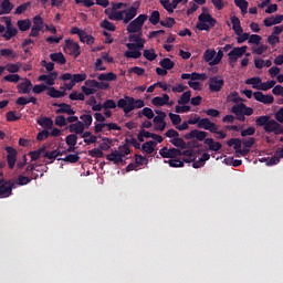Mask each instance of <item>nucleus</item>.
Returning a JSON list of instances; mask_svg holds the SVG:
<instances>
[{
	"label": "nucleus",
	"instance_id": "3",
	"mask_svg": "<svg viewBox=\"0 0 283 283\" xmlns=\"http://www.w3.org/2000/svg\"><path fill=\"white\" fill-rule=\"evenodd\" d=\"M255 125L258 127H263L265 134H274L277 136V132L280 129V123L275 119H271V116L269 115H263L259 116L255 119Z\"/></svg>",
	"mask_w": 283,
	"mask_h": 283
},
{
	"label": "nucleus",
	"instance_id": "60",
	"mask_svg": "<svg viewBox=\"0 0 283 283\" xmlns=\"http://www.w3.org/2000/svg\"><path fill=\"white\" fill-rule=\"evenodd\" d=\"M243 109H244V103H240L232 106L231 112L232 114H235V116H239L240 114H243Z\"/></svg>",
	"mask_w": 283,
	"mask_h": 283
},
{
	"label": "nucleus",
	"instance_id": "27",
	"mask_svg": "<svg viewBox=\"0 0 283 283\" xmlns=\"http://www.w3.org/2000/svg\"><path fill=\"white\" fill-rule=\"evenodd\" d=\"M48 96L51 98H63V96H66L67 93L65 91H59L54 86L49 87Z\"/></svg>",
	"mask_w": 283,
	"mask_h": 283
},
{
	"label": "nucleus",
	"instance_id": "33",
	"mask_svg": "<svg viewBox=\"0 0 283 283\" xmlns=\"http://www.w3.org/2000/svg\"><path fill=\"white\" fill-rule=\"evenodd\" d=\"M116 78H118V76L114 72L101 73L97 76L98 81H109V82H112V81H116Z\"/></svg>",
	"mask_w": 283,
	"mask_h": 283
},
{
	"label": "nucleus",
	"instance_id": "35",
	"mask_svg": "<svg viewBox=\"0 0 283 283\" xmlns=\"http://www.w3.org/2000/svg\"><path fill=\"white\" fill-rule=\"evenodd\" d=\"M245 85H252L253 90H260V85H262L261 77H251L245 81Z\"/></svg>",
	"mask_w": 283,
	"mask_h": 283
},
{
	"label": "nucleus",
	"instance_id": "4",
	"mask_svg": "<svg viewBox=\"0 0 283 283\" xmlns=\"http://www.w3.org/2000/svg\"><path fill=\"white\" fill-rule=\"evenodd\" d=\"M218 20L211 15V13L202 12L198 17V22L196 24L197 30L200 32H209L212 28H216Z\"/></svg>",
	"mask_w": 283,
	"mask_h": 283
},
{
	"label": "nucleus",
	"instance_id": "59",
	"mask_svg": "<svg viewBox=\"0 0 283 283\" xmlns=\"http://www.w3.org/2000/svg\"><path fill=\"white\" fill-rule=\"evenodd\" d=\"M228 101L230 103H241L242 98L238 92H232L228 95Z\"/></svg>",
	"mask_w": 283,
	"mask_h": 283
},
{
	"label": "nucleus",
	"instance_id": "14",
	"mask_svg": "<svg viewBox=\"0 0 283 283\" xmlns=\"http://www.w3.org/2000/svg\"><path fill=\"white\" fill-rule=\"evenodd\" d=\"M180 149L178 148H167V147H163L159 150V156H161V158H178V156H180Z\"/></svg>",
	"mask_w": 283,
	"mask_h": 283
},
{
	"label": "nucleus",
	"instance_id": "15",
	"mask_svg": "<svg viewBox=\"0 0 283 283\" xmlns=\"http://www.w3.org/2000/svg\"><path fill=\"white\" fill-rule=\"evenodd\" d=\"M253 96L255 101H259V103H263V105H273V102L275 101L273 95H264V93L260 91L254 92Z\"/></svg>",
	"mask_w": 283,
	"mask_h": 283
},
{
	"label": "nucleus",
	"instance_id": "8",
	"mask_svg": "<svg viewBox=\"0 0 283 283\" xmlns=\"http://www.w3.org/2000/svg\"><path fill=\"white\" fill-rule=\"evenodd\" d=\"M209 91L213 93L222 92V87H224V78L219 75H214L209 77L208 80Z\"/></svg>",
	"mask_w": 283,
	"mask_h": 283
},
{
	"label": "nucleus",
	"instance_id": "48",
	"mask_svg": "<svg viewBox=\"0 0 283 283\" xmlns=\"http://www.w3.org/2000/svg\"><path fill=\"white\" fill-rule=\"evenodd\" d=\"M143 54L147 61H156V59H158V54H156V50L154 49L144 50Z\"/></svg>",
	"mask_w": 283,
	"mask_h": 283
},
{
	"label": "nucleus",
	"instance_id": "42",
	"mask_svg": "<svg viewBox=\"0 0 283 283\" xmlns=\"http://www.w3.org/2000/svg\"><path fill=\"white\" fill-rule=\"evenodd\" d=\"M124 56L125 59H140V56H143V53L135 49L124 52Z\"/></svg>",
	"mask_w": 283,
	"mask_h": 283
},
{
	"label": "nucleus",
	"instance_id": "54",
	"mask_svg": "<svg viewBox=\"0 0 283 283\" xmlns=\"http://www.w3.org/2000/svg\"><path fill=\"white\" fill-rule=\"evenodd\" d=\"M65 143L66 145L76 146V143H78V135L76 134L67 135L65 138Z\"/></svg>",
	"mask_w": 283,
	"mask_h": 283
},
{
	"label": "nucleus",
	"instance_id": "22",
	"mask_svg": "<svg viewBox=\"0 0 283 283\" xmlns=\"http://www.w3.org/2000/svg\"><path fill=\"white\" fill-rule=\"evenodd\" d=\"M0 8V17H3V14H10L12 12L14 4L10 0H2Z\"/></svg>",
	"mask_w": 283,
	"mask_h": 283
},
{
	"label": "nucleus",
	"instance_id": "44",
	"mask_svg": "<svg viewBox=\"0 0 283 283\" xmlns=\"http://www.w3.org/2000/svg\"><path fill=\"white\" fill-rule=\"evenodd\" d=\"M148 21L149 23H151V25H158V23H160V11L158 10L153 11Z\"/></svg>",
	"mask_w": 283,
	"mask_h": 283
},
{
	"label": "nucleus",
	"instance_id": "49",
	"mask_svg": "<svg viewBox=\"0 0 283 283\" xmlns=\"http://www.w3.org/2000/svg\"><path fill=\"white\" fill-rule=\"evenodd\" d=\"M6 117H7L8 123H14V122L21 119V116H18V115H17V111H9V112L6 114Z\"/></svg>",
	"mask_w": 283,
	"mask_h": 283
},
{
	"label": "nucleus",
	"instance_id": "47",
	"mask_svg": "<svg viewBox=\"0 0 283 283\" xmlns=\"http://www.w3.org/2000/svg\"><path fill=\"white\" fill-rule=\"evenodd\" d=\"M275 80H271V81H268V82H261L260 84V90L262 92H269V90H271L272 87H275Z\"/></svg>",
	"mask_w": 283,
	"mask_h": 283
},
{
	"label": "nucleus",
	"instance_id": "32",
	"mask_svg": "<svg viewBox=\"0 0 283 283\" xmlns=\"http://www.w3.org/2000/svg\"><path fill=\"white\" fill-rule=\"evenodd\" d=\"M45 149H48L46 146H42L39 149L34 150V151H30L29 156L31 158L32 161H36L39 160V158H41L42 154H45Z\"/></svg>",
	"mask_w": 283,
	"mask_h": 283
},
{
	"label": "nucleus",
	"instance_id": "18",
	"mask_svg": "<svg viewBox=\"0 0 283 283\" xmlns=\"http://www.w3.org/2000/svg\"><path fill=\"white\" fill-rule=\"evenodd\" d=\"M17 90L19 94H30L32 92V81L25 77L23 82L18 84Z\"/></svg>",
	"mask_w": 283,
	"mask_h": 283
},
{
	"label": "nucleus",
	"instance_id": "36",
	"mask_svg": "<svg viewBox=\"0 0 283 283\" xmlns=\"http://www.w3.org/2000/svg\"><path fill=\"white\" fill-rule=\"evenodd\" d=\"M22 64L20 62L13 64V63H9L4 66V70H7V72H9V74H17V72H19V70H21Z\"/></svg>",
	"mask_w": 283,
	"mask_h": 283
},
{
	"label": "nucleus",
	"instance_id": "45",
	"mask_svg": "<svg viewBox=\"0 0 283 283\" xmlns=\"http://www.w3.org/2000/svg\"><path fill=\"white\" fill-rule=\"evenodd\" d=\"M101 28L108 30V32H116V25L107 19L101 22Z\"/></svg>",
	"mask_w": 283,
	"mask_h": 283
},
{
	"label": "nucleus",
	"instance_id": "21",
	"mask_svg": "<svg viewBox=\"0 0 283 283\" xmlns=\"http://www.w3.org/2000/svg\"><path fill=\"white\" fill-rule=\"evenodd\" d=\"M153 105H155V107H165V105H167L169 103V96L167 95V93H164L163 96H156L151 99Z\"/></svg>",
	"mask_w": 283,
	"mask_h": 283
},
{
	"label": "nucleus",
	"instance_id": "10",
	"mask_svg": "<svg viewBox=\"0 0 283 283\" xmlns=\"http://www.w3.org/2000/svg\"><path fill=\"white\" fill-rule=\"evenodd\" d=\"M12 189H17V184L12 180H6L0 186V198H10L12 196Z\"/></svg>",
	"mask_w": 283,
	"mask_h": 283
},
{
	"label": "nucleus",
	"instance_id": "40",
	"mask_svg": "<svg viewBox=\"0 0 283 283\" xmlns=\"http://www.w3.org/2000/svg\"><path fill=\"white\" fill-rule=\"evenodd\" d=\"M0 56H4L6 59H17L19 54H17L12 49H2L0 50Z\"/></svg>",
	"mask_w": 283,
	"mask_h": 283
},
{
	"label": "nucleus",
	"instance_id": "17",
	"mask_svg": "<svg viewBox=\"0 0 283 283\" xmlns=\"http://www.w3.org/2000/svg\"><path fill=\"white\" fill-rule=\"evenodd\" d=\"M56 78H59V72L54 71V72H51L48 75H45V74L40 75L38 77V81L44 82L50 87H52V85H54V82L56 81Z\"/></svg>",
	"mask_w": 283,
	"mask_h": 283
},
{
	"label": "nucleus",
	"instance_id": "19",
	"mask_svg": "<svg viewBox=\"0 0 283 283\" xmlns=\"http://www.w3.org/2000/svg\"><path fill=\"white\" fill-rule=\"evenodd\" d=\"M106 160L114 163V165H120V163H125L123 160V155H120L118 150H113L111 154L106 155Z\"/></svg>",
	"mask_w": 283,
	"mask_h": 283
},
{
	"label": "nucleus",
	"instance_id": "64",
	"mask_svg": "<svg viewBox=\"0 0 283 283\" xmlns=\"http://www.w3.org/2000/svg\"><path fill=\"white\" fill-rule=\"evenodd\" d=\"M268 43L272 48H275L277 43H280V36L271 34L270 36H268Z\"/></svg>",
	"mask_w": 283,
	"mask_h": 283
},
{
	"label": "nucleus",
	"instance_id": "25",
	"mask_svg": "<svg viewBox=\"0 0 283 283\" xmlns=\"http://www.w3.org/2000/svg\"><path fill=\"white\" fill-rule=\"evenodd\" d=\"M203 143L208 145L210 151H220V149H222V144L214 142L213 138H206Z\"/></svg>",
	"mask_w": 283,
	"mask_h": 283
},
{
	"label": "nucleus",
	"instance_id": "37",
	"mask_svg": "<svg viewBox=\"0 0 283 283\" xmlns=\"http://www.w3.org/2000/svg\"><path fill=\"white\" fill-rule=\"evenodd\" d=\"M159 65L164 67V70H174L176 63L171 61V59L165 57L159 62Z\"/></svg>",
	"mask_w": 283,
	"mask_h": 283
},
{
	"label": "nucleus",
	"instance_id": "7",
	"mask_svg": "<svg viewBox=\"0 0 283 283\" xmlns=\"http://www.w3.org/2000/svg\"><path fill=\"white\" fill-rule=\"evenodd\" d=\"M249 50L248 45L233 48L229 53V64L233 67V63H238V59H242L243 54H247Z\"/></svg>",
	"mask_w": 283,
	"mask_h": 283
},
{
	"label": "nucleus",
	"instance_id": "43",
	"mask_svg": "<svg viewBox=\"0 0 283 283\" xmlns=\"http://www.w3.org/2000/svg\"><path fill=\"white\" fill-rule=\"evenodd\" d=\"M57 160L75 164V163H78V160H81V157L78 156V154H70V155H66L65 158H59Z\"/></svg>",
	"mask_w": 283,
	"mask_h": 283
},
{
	"label": "nucleus",
	"instance_id": "5",
	"mask_svg": "<svg viewBox=\"0 0 283 283\" xmlns=\"http://www.w3.org/2000/svg\"><path fill=\"white\" fill-rule=\"evenodd\" d=\"M149 19L147 14H139L135 20L129 22L126 30L128 34H137L138 32L143 31V25H145V21Z\"/></svg>",
	"mask_w": 283,
	"mask_h": 283
},
{
	"label": "nucleus",
	"instance_id": "24",
	"mask_svg": "<svg viewBox=\"0 0 283 283\" xmlns=\"http://www.w3.org/2000/svg\"><path fill=\"white\" fill-rule=\"evenodd\" d=\"M231 23H232V30H234V34L237 36H240L244 30L242 29V25L240 24V18L233 15L231 17Z\"/></svg>",
	"mask_w": 283,
	"mask_h": 283
},
{
	"label": "nucleus",
	"instance_id": "30",
	"mask_svg": "<svg viewBox=\"0 0 283 283\" xmlns=\"http://www.w3.org/2000/svg\"><path fill=\"white\" fill-rule=\"evenodd\" d=\"M156 145L157 143L154 142V140H149V142H146L142 145V150L145 153V154H151L153 151H155L156 149Z\"/></svg>",
	"mask_w": 283,
	"mask_h": 283
},
{
	"label": "nucleus",
	"instance_id": "39",
	"mask_svg": "<svg viewBox=\"0 0 283 283\" xmlns=\"http://www.w3.org/2000/svg\"><path fill=\"white\" fill-rule=\"evenodd\" d=\"M17 25L21 32H28V29L32 27V22L30 20H19Z\"/></svg>",
	"mask_w": 283,
	"mask_h": 283
},
{
	"label": "nucleus",
	"instance_id": "11",
	"mask_svg": "<svg viewBox=\"0 0 283 283\" xmlns=\"http://www.w3.org/2000/svg\"><path fill=\"white\" fill-rule=\"evenodd\" d=\"M61 81H73L76 85V83H83V81H87V74L86 73H64L60 76Z\"/></svg>",
	"mask_w": 283,
	"mask_h": 283
},
{
	"label": "nucleus",
	"instance_id": "34",
	"mask_svg": "<svg viewBox=\"0 0 283 283\" xmlns=\"http://www.w3.org/2000/svg\"><path fill=\"white\" fill-rule=\"evenodd\" d=\"M228 147H233L235 149V154L242 149V139L240 138H231L230 140L227 142Z\"/></svg>",
	"mask_w": 283,
	"mask_h": 283
},
{
	"label": "nucleus",
	"instance_id": "57",
	"mask_svg": "<svg viewBox=\"0 0 283 283\" xmlns=\"http://www.w3.org/2000/svg\"><path fill=\"white\" fill-rule=\"evenodd\" d=\"M168 116H169L172 125H175L176 127H178V125H180V123H182V117H180V115H178V114L169 113Z\"/></svg>",
	"mask_w": 283,
	"mask_h": 283
},
{
	"label": "nucleus",
	"instance_id": "12",
	"mask_svg": "<svg viewBox=\"0 0 283 283\" xmlns=\"http://www.w3.org/2000/svg\"><path fill=\"white\" fill-rule=\"evenodd\" d=\"M53 107H60L55 111V114H67L69 116H74L76 111L72 108V105L65 103H53Z\"/></svg>",
	"mask_w": 283,
	"mask_h": 283
},
{
	"label": "nucleus",
	"instance_id": "63",
	"mask_svg": "<svg viewBox=\"0 0 283 283\" xmlns=\"http://www.w3.org/2000/svg\"><path fill=\"white\" fill-rule=\"evenodd\" d=\"M160 25H163V28H171L176 25V20L174 18H166L165 21H160Z\"/></svg>",
	"mask_w": 283,
	"mask_h": 283
},
{
	"label": "nucleus",
	"instance_id": "28",
	"mask_svg": "<svg viewBox=\"0 0 283 283\" xmlns=\"http://www.w3.org/2000/svg\"><path fill=\"white\" fill-rule=\"evenodd\" d=\"M50 59L53 61V63H59V65H65L66 63L65 55H63L61 52L51 53Z\"/></svg>",
	"mask_w": 283,
	"mask_h": 283
},
{
	"label": "nucleus",
	"instance_id": "1",
	"mask_svg": "<svg viewBox=\"0 0 283 283\" xmlns=\"http://www.w3.org/2000/svg\"><path fill=\"white\" fill-rule=\"evenodd\" d=\"M127 6L128 4L125 2H115L112 9H105L104 14H106L109 21H123V23L127 24L129 21H133V19H136L138 10L140 9V1H135L130 8L122 10V8H127Z\"/></svg>",
	"mask_w": 283,
	"mask_h": 283
},
{
	"label": "nucleus",
	"instance_id": "61",
	"mask_svg": "<svg viewBox=\"0 0 283 283\" xmlns=\"http://www.w3.org/2000/svg\"><path fill=\"white\" fill-rule=\"evenodd\" d=\"M48 138H50V132H48V129H43L36 135V140H39L40 143L43 140H48Z\"/></svg>",
	"mask_w": 283,
	"mask_h": 283
},
{
	"label": "nucleus",
	"instance_id": "52",
	"mask_svg": "<svg viewBox=\"0 0 283 283\" xmlns=\"http://www.w3.org/2000/svg\"><path fill=\"white\" fill-rule=\"evenodd\" d=\"M88 156H91L92 158H103V156H105V153H103L101 148H93L88 150Z\"/></svg>",
	"mask_w": 283,
	"mask_h": 283
},
{
	"label": "nucleus",
	"instance_id": "38",
	"mask_svg": "<svg viewBox=\"0 0 283 283\" xmlns=\"http://www.w3.org/2000/svg\"><path fill=\"white\" fill-rule=\"evenodd\" d=\"M191 101V91H186L177 101L178 105H187Z\"/></svg>",
	"mask_w": 283,
	"mask_h": 283
},
{
	"label": "nucleus",
	"instance_id": "56",
	"mask_svg": "<svg viewBox=\"0 0 283 283\" xmlns=\"http://www.w3.org/2000/svg\"><path fill=\"white\" fill-rule=\"evenodd\" d=\"M32 6V2H25L17 7L14 14H23L30 7Z\"/></svg>",
	"mask_w": 283,
	"mask_h": 283
},
{
	"label": "nucleus",
	"instance_id": "62",
	"mask_svg": "<svg viewBox=\"0 0 283 283\" xmlns=\"http://www.w3.org/2000/svg\"><path fill=\"white\" fill-rule=\"evenodd\" d=\"M33 28H38L39 30H43V18H41V15H35L33 18Z\"/></svg>",
	"mask_w": 283,
	"mask_h": 283
},
{
	"label": "nucleus",
	"instance_id": "6",
	"mask_svg": "<svg viewBox=\"0 0 283 283\" xmlns=\"http://www.w3.org/2000/svg\"><path fill=\"white\" fill-rule=\"evenodd\" d=\"M2 19L6 24L4 33L2 34V39H4V41H10V39H14V36H17V34H19V30L14 25H12L11 18L3 17Z\"/></svg>",
	"mask_w": 283,
	"mask_h": 283
},
{
	"label": "nucleus",
	"instance_id": "20",
	"mask_svg": "<svg viewBox=\"0 0 283 283\" xmlns=\"http://www.w3.org/2000/svg\"><path fill=\"white\" fill-rule=\"evenodd\" d=\"M282 23V17L280 14L271 15L269 18H265L263 21V24L265 28H271L273 25H280Z\"/></svg>",
	"mask_w": 283,
	"mask_h": 283
},
{
	"label": "nucleus",
	"instance_id": "55",
	"mask_svg": "<svg viewBox=\"0 0 283 283\" xmlns=\"http://www.w3.org/2000/svg\"><path fill=\"white\" fill-rule=\"evenodd\" d=\"M70 101H85V94L73 91L69 95Z\"/></svg>",
	"mask_w": 283,
	"mask_h": 283
},
{
	"label": "nucleus",
	"instance_id": "23",
	"mask_svg": "<svg viewBox=\"0 0 283 283\" xmlns=\"http://www.w3.org/2000/svg\"><path fill=\"white\" fill-rule=\"evenodd\" d=\"M69 132L71 134H75L76 136L83 134L85 132V128L83 126V122H75L74 124L69 125Z\"/></svg>",
	"mask_w": 283,
	"mask_h": 283
},
{
	"label": "nucleus",
	"instance_id": "29",
	"mask_svg": "<svg viewBox=\"0 0 283 283\" xmlns=\"http://www.w3.org/2000/svg\"><path fill=\"white\" fill-rule=\"evenodd\" d=\"M80 120H82L84 129H90L94 118L92 117V114H83L80 116Z\"/></svg>",
	"mask_w": 283,
	"mask_h": 283
},
{
	"label": "nucleus",
	"instance_id": "16",
	"mask_svg": "<svg viewBox=\"0 0 283 283\" xmlns=\"http://www.w3.org/2000/svg\"><path fill=\"white\" fill-rule=\"evenodd\" d=\"M209 134L205 130H198V129H193L190 133H187L185 135L186 140H191L192 138H197L198 140L202 142V140H207V136Z\"/></svg>",
	"mask_w": 283,
	"mask_h": 283
},
{
	"label": "nucleus",
	"instance_id": "9",
	"mask_svg": "<svg viewBox=\"0 0 283 283\" xmlns=\"http://www.w3.org/2000/svg\"><path fill=\"white\" fill-rule=\"evenodd\" d=\"M64 52L74 59L81 56V45L74 42V40H65Z\"/></svg>",
	"mask_w": 283,
	"mask_h": 283
},
{
	"label": "nucleus",
	"instance_id": "46",
	"mask_svg": "<svg viewBox=\"0 0 283 283\" xmlns=\"http://www.w3.org/2000/svg\"><path fill=\"white\" fill-rule=\"evenodd\" d=\"M170 143L171 145H174V147H180V149H187V143L185 142V139L179 138V136L176 138H172Z\"/></svg>",
	"mask_w": 283,
	"mask_h": 283
},
{
	"label": "nucleus",
	"instance_id": "26",
	"mask_svg": "<svg viewBox=\"0 0 283 283\" xmlns=\"http://www.w3.org/2000/svg\"><path fill=\"white\" fill-rule=\"evenodd\" d=\"M42 156H43V158H48L49 160H51V163H54V160H56V158H59V156H63V153L59 149H55L52 151L45 149V151Z\"/></svg>",
	"mask_w": 283,
	"mask_h": 283
},
{
	"label": "nucleus",
	"instance_id": "2",
	"mask_svg": "<svg viewBox=\"0 0 283 283\" xmlns=\"http://www.w3.org/2000/svg\"><path fill=\"white\" fill-rule=\"evenodd\" d=\"M145 106V101L143 99H136L132 96H124V98H119L117 101V107L119 109H123L124 114H129L130 112H134V109H143Z\"/></svg>",
	"mask_w": 283,
	"mask_h": 283
},
{
	"label": "nucleus",
	"instance_id": "53",
	"mask_svg": "<svg viewBox=\"0 0 283 283\" xmlns=\"http://www.w3.org/2000/svg\"><path fill=\"white\" fill-rule=\"evenodd\" d=\"M203 59L207 63H209V65H211V61L216 59V52L213 50H206V52L203 53Z\"/></svg>",
	"mask_w": 283,
	"mask_h": 283
},
{
	"label": "nucleus",
	"instance_id": "13",
	"mask_svg": "<svg viewBox=\"0 0 283 283\" xmlns=\"http://www.w3.org/2000/svg\"><path fill=\"white\" fill-rule=\"evenodd\" d=\"M7 151V161L9 169H14V165H17V149H14L12 146L6 147Z\"/></svg>",
	"mask_w": 283,
	"mask_h": 283
},
{
	"label": "nucleus",
	"instance_id": "51",
	"mask_svg": "<svg viewBox=\"0 0 283 283\" xmlns=\"http://www.w3.org/2000/svg\"><path fill=\"white\" fill-rule=\"evenodd\" d=\"M156 114L158 115L154 117L155 125L165 123V118L167 117V114L163 111H156Z\"/></svg>",
	"mask_w": 283,
	"mask_h": 283
},
{
	"label": "nucleus",
	"instance_id": "50",
	"mask_svg": "<svg viewBox=\"0 0 283 283\" xmlns=\"http://www.w3.org/2000/svg\"><path fill=\"white\" fill-rule=\"evenodd\" d=\"M3 81H6L7 83H19L21 81V75L9 74L3 77Z\"/></svg>",
	"mask_w": 283,
	"mask_h": 283
},
{
	"label": "nucleus",
	"instance_id": "31",
	"mask_svg": "<svg viewBox=\"0 0 283 283\" xmlns=\"http://www.w3.org/2000/svg\"><path fill=\"white\" fill-rule=\"evenodd\" d=\"M38 125H40L44 129H52L54 122L50 117H42V118L38 119Z\"/></svg>",
	"mask_w": 283,
	"mask_h": 283
},
{
	"label": "nucleus",
	"instance_id": "41",
	"mask_svg": "<svg viewBox=\"0 0 283 283\" xmlns=\"http://www.w3.org/2000/svg\"><path fill=\"white\" fill-rule=\"evenodd\" d=\"M126 48L128 50H143L145 48V39H142L139 42L136 43H126Z\"/></svg>",
	"mask_w": 283,
	"mask_h": 283
},
{
	"label": "nucleus",
	"instance_id": "58",
	"mask_svg": "<svg viewBox=\"0 0 283 283\" xmlns=\"http://www.w3.org/2000/svg\"><path fill=\"white\" fill-rule=\"evenodd\" d=\"M118 149H119L118 153L120 154L122 158H125V156H129V154H132V149L127 144L119 146Z\"/></svg>",
	"mask_w": 283,
	"mask_h": 283
}]
</instances>
